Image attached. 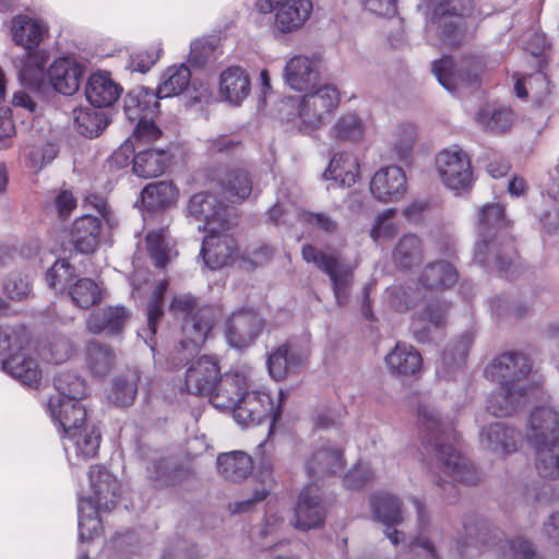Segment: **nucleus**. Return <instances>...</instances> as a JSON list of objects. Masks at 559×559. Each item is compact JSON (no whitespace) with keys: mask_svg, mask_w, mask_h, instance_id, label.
Masks as SVG:
<instances>
[{"mask_svg":"<svg viewBox=\"0 0 559 559\" xmlns=\"http://www.w3.org/2000/svg\"><path fill=\"white\" fill-rule=\"evenodd\" d=\"M170 311L175 316L183 317L182 332L185 338L180 341V350L192 355L206 341L215 321V312L210 307H199L191 294L175 295L170 302Z\"/></svg>","mask_w":559,"mask_h":559,"instance_id":"5","label":"nucleus"},{"mask_svg":"<svg viewBox=\"0 0 559 559\" xmlns=\"http://www.w3.org/2000/svg\"><path fill=\"white\" fill-rule=\"evenodd\" d=\"M309 352L300 345L286 342L272 350L267 357V369L274 380H283L307 362Z\"/></svg>","mask_w":559,"mask_h":559,"instance_id":"24","label":"nucleus"},{"mask_svg":"<svg viewBox=\"0 0 559 559\" xmlns=\"http://www.w3.org/2000/svg\"><path fill=\"white\" fill-rule=\"evenodd\" d=\"M154 142L143 140L139 144L133 139H128L115 151L111 159L115 164L123 166L133 154L132 169L138 177L145 179L158 177L164 174L169 163V154L163 148L145 147Z\"/></svg>","mask_w":559,"mask_h":559,"instance_id":"9","label":"nucleus"},{"mask_svg":"<svg viewBox=\"0 0 559 559\" xmlns=\"http://www.w3.org/2000/svg\"><path fill=\"white\" fill-rule=\"evenodd\" d=\"M15 349V353L3 360V370L22 384L37 388L43 376L39 364L31 357L29 348L23 342Z\"/></svg>","mask_w":559,"mask_h":559,"instance_id":"27","label":"nucleus"},{"mask_svg":"<svg viewBox=\"0 0 559 559\" xmlns=\"http://www.w3.org/2000/svg\"><path fill=\"white\" fill-rule=\"evenodd\" d=\"M344 466L343 450L330 442L318 445L306 462V471L310 477L322 478L334 475Z\"/></svg>","mask_w":559,"mask_h":559,"instance_id":"31","label":"nucleus"},{"mask_svg":"<svg viewBox=\"0 0 559 559\" xmlns=\"http://www.w3.org/2000/svg\"><path fill=\"white\" fill-rule=\"evenodd\" d=\"M32 290L31 281L20 273L10 274L3 282V293L12 300H23Z\"/></svg>","mask_w":559,"mask_h":559,"instance_id":"63","label":"nucleus"},{"mask_svg":"<svg viewBox=\"0 0 559 559\" xmlns=\"http://www.w3.org/2000/svg\"><path fill=\"white\" fill-rule=\"evenodd\" d=\"M191 82L190 69L181 63L167 68L160 79L155 95L158 99L174 97L183 93Z\"/></svg>","mask_w":559,"mask_h":559,"instance_id":"44","label":"nucleus"},{"mask_svg":"<svg viewBox=\"0 0 559 559\" xmlns=\"http://www.w3.org/2000/svg\"><path fill=\"white\" fill-rule=\"evenodd\" d=\"M448 308L444 304H430L421 312L416 313L411 325L414 337L420 343L430 342L431 330L443 324Z\"/></svg>","mask_w":559,"mask_h":559,"instance_id":"39","label":"nucleus"},{"mask_svg":"<svg viewBox=\"0 0 559 559\" xmlns=\"http://www.w3.org/2000/svg\"><path fill=\"white\" fill-rule=\"evenodd\" d=\"M371 508L376 520L385 526H396L405 520L403 502L391 493L374 496Z\"/></svg>","mask_w":559,"mask_h":559,"instance_id":"43","label":"nucleus"},{"mask_svg":"<svg viewBox=\"0 0 559 559\" xmlns=\"http://www.w3.org/2000/svg\"><path fill=\"white\" fill-rule=\"evenodd\" d=\"M229 229L212 227L203 239L200 254L212 270L230 264L237 255L236 240L227 233Z\"/></svg>","mask_w":559,"mask_h":559,"instance_id":"22","label":"nucleus"},{"mask_svg":"<svg viewBox=\"0 0 559 559\" xmlns=\"http://www.w3.org/2000/svg\"><path fill=\"white\" fill-rule=\"evenodd\" d=\"M88 475L93 496L80 498L78 502L81 540H90L100 533L102 523L98 513L110 511L116 507L120 490L118 479L99 465L92 466Z\"/></svg>","mask_w":559,"mask_h":559,"instance_id":"2","label":"nucleus"},{"mask_svg":"<svg viewBox=\"0 0 559 559\" xmlns=\"http://www.w3.org/2000/svg\"><path fill=\"white\" fill-rule=\"evenodd\" d=\"M158 107L157 96L152 90L140 87L127 94L123 104L124 115L131 122H138L129 139L141 144L143 140L157 141L160 138L162 131L152 120V115Z\"/></svg>","mask_w":559,"mask_h":559,"instance_id":"10","label":"nucleus"},{"mask_svg":"<svg viewBox=\"0 0 559 559\" xmlns=\"http://www.w3.org/2000/svg\"><path fill=\"white\" fill-rule=\"evenodd\" d=\"M436 168L442 183L455 193L469 189L473 183L471 159L457 145L438 153Z\"/></svg>","mask_w":559,"mask_h":559,"instance_id":"15","label":"nucleus"},{"mask_svg":"<svg viewBox=\"0 0 559 559\" xmlns=\"http://www.w3.org/2000/svg\"><path fill=\"white\" fill-rule=\"evenodd\" d=\"M472 344L473 335L471 333H464L443 352V365L449 369L462 365L467 357Z\"/></svg>","mask_w":559,"mask_h":559,"instance_id":"60","label":"nucleus"},{"mask_svg":"<svg viewBox=\"0 0 559 559\" xmlns=\"http://www.w3.org/2000/svg\"><path fill=\"white\" fill-rule=\"evenodd\" d=\"M496 255L497 264L501 271H508L511 264V259L507 263L503 262L500 255L496 254V243L492 242L491 236L479 230V238L476 241L474 250V259L479 264H486L491 255Z\"/></svg>","mask_w":559,"mask_h":559,"instance_id":"62","label":"nucleus"},{"mask_svg":"<svg viewBox=\"0 0 559 559\" xmlns=\"http://www.w3.org/2000/svg\"><path fill=\"white\" fill-rule=\"evenodd\" d=\"M531 364L522 353L508 352L495 358L485 369L486 377L503 386L519 390L523 384L528 392L537 390L536 382L530 376Z\"/></svg>","mask_w":559,"mask_h":559,"instance_id":"11","label":"nucleus"},{"mask_svg":"<svg viewBox=\"0 0 559 559\" xmlns=\"http://www.w3.org/2000/svg\"><path fill=\"white\" fill-rule=\"evenodd\" d=\"M301 221L310 227L329 235L335 234L338 230L337 219L326 212H304Z\"/></svg>","mask_w":559,"mask_h":559,"instance_id":"64","label":"nucleus"},{"mask_svg":"<svg viewBox=\"0 0 559 559\" xmlns=\"http://www.w3.org/2000/svg\"><path fill=\"white\" fill-rule=\"evenodd\" d=\"M85 202L91 205L102 218L86 214L75 219L70 233V241L76 252L90 254L93 253L99 245L103 224L105 223L111 228L117 222L106 199L103 197L90 194L85 198Z\"/></svg>","mask_w":559,"mask_h":559,"instance_id":"7","label":"nucleus"},{"mask_svg":"<svg viewBox=\"0 0 559 559\" xmlns=\"http://www.w3.org/2000/svg\"><path fill=\"white\" fill-rule=\"evenodd\" d=\"M301 254L305 261L316 264L318 269L329 275L336 302L340 306L345 305L347 302L352 285L353 269L340 254L324 253L317 250L312 245H305L302 247Z\"/></svg>","mask_w":559,"mask_h":559,"instance_id":"13","label":"nucleus"},{"mask_svg":"<svg viewBox=\"0 0 559 559\" xmlns=\"http://www.w3.org/2000/svg\"><path fill=\"white\" fill-rule=\"evenodd\" d=\"M527 440L536 450V468L543 477H559V419L550 407L535 408L528 420Z\"/></svg>","mask_w":559,"mask_h":559,"instance_id":"3","label":"nucleus"},{"mask_svg":"<svg viewBox=\"0 0 559 559\" xmlns=\"http://www.w3.org/2000/svg\"><path fill=\"white\" fill-rule=\"evenodd\" d=\"M146 246L156 266H165L169 261V241L164 228L152 230L146 235Z\"/></svg>","mask_w":559,"mask_h":559,"instance_id":"57","label":"nucleus"},{"mask_svg":"<svg viewBox=\"0 0 559 559\" xmlns=\"http://www.w3.org/2000/svg\"><path fill=\"white\" fill-rule=\"evenodd\" d=\"M219 475L229 481H240L252 472V460L242 451H231L219 454L217 457Z\"/></svg>","mask_w":559,"mask_h":559,"instance_id":"42","label":"nucleus"},{"mask_svg":"<svg viewBox=\"0 0 559 559\" xmlns=\"http://www.w3.org/2000/svg\"><path fill=\"white\" fill-rule=\"evenodd\" d=\"M395 214V209H386L377 215L370 229V237L373 241L389 240L397 234L399 227L392 221Z\"/></svg>","mask_w":559,"mask_h":559,"instance_id":"61","label":"nucleus"},{"mask_svg":"<svg viewBox=\"0 0 559 559\" xmlns=\"http://www.w3.org/2000/svg\"><path fill=\"white\" fill-rule=\"evenodd\" d=\"M120 93L121 87L106 72L92 74L85 88L87 100L98 108L111 106Z\"/></svg>","mask_w":559,"mask_h":559,"instance_id":"34","label":"nucleus"},{"mask_svg":"<svg viewBox=\"0 0 559 559\" xmlns=\"http://www.w3.org/2000/svg\"><path fill=\"white\" fill-rule=\"evenodd\" d=\"M467 539L462 543L463 552L468 556L473 554L468 548H478L479 544L491 548H497L504 557L513 559H540L539 555L534 550L531 543L518 537L514 539H503L502 533L499 531H489L481 526L475 530L465 526Z\"/></svg>","mask_w":559,"mask_h":559,"instance_id":"14","label":"nucleus"},{"mask_svg":"<svg viewBox=\"0 0 559 559\" xmlns=\"http://www.w3.org/2000/svg\"><path fill=\"white\" fill-rule=\"evenodd\" d=\"M218 49L213 39L198 38L190 45L189 61L198 68L216 60Z\"/></svg>","mask_w":559,"mask_h":559,"instance_id":"59","label":"nucleus"},{"mask_svg":"<svg viewBox=\"0 0 559 559\" xmlns=\"http://www.w3.org/2000/svg\"><path fill=\"white\" fill-rule=\"evenodd\" d=\"M139 380L140 370L138 368H129L121 374L117 376L108 395L109 401L119 406H128L132 404L136 395Z\"/></svg>","mask_w":559,"mask_h":559,"instance_id":"46","label":"nucleus"},{"mask_svg":"<svg viewBox=\"0 0 559 559\" xmlns=\"http://www.w3.org/2000/svg\"><path fill=\"white\" fill-rule=\"evenodd\" d=\"M280 404L269 393L259 390H246L233 412L235 420L242 426L267 421L272 428L280 417Z\"/></svg>","mask_w":559,"mask_h":559,"instance_id":"17","label":"nucleus"},{"mask_svg":"<svg viewBox=\"0 0 559 559\" xmlns=\"http://www.w3.org/2000/svg\"><path fill=\"white\" fill-rule=\"evenodd\" d=\"M219 376L217 361L210 356L193 360L186 371V391L194 395H204L213 389Z\"/></svg>","mask_w":559,"mask_h":559,"instance_id":"28","label":"nucleus"},{"mask_svg":"<svg viewBox=\"0 0 559 559\" xmlns=\"http://www.w3.org/2000/svg\"><path fill=\"white\" fill-rule=\"evenodd\" d=\"M385 365L391 373L414 376L421 370L423 358L414 346L406 343H397L385 356Z\"/></svg>","mask_w":559,"mask_h":559,"instance_id":"36","label":"nucleus"},{"mask_svg":"<svg viewBox=\"0 0 559 559\" xmlns=\"http://www.w3.org/2000/svg\"><path fill=\"white\" fill-rule=\"evenodd\" d=\"M521 433L503 423H492L481 429L479 441L484 449L498 456H507L518 450Z\"/></svg>","mask_w":559,"mask_h":559,"instance_id":"29","label":"nucleus"},{"mask_svg":"<svg viewBox=\"0 0 559 559\" xmlns=\"http://www.w3.org/2000/svg\"><path fill=\"white\" fill-rule=\"evenodd\" d=\"M74 267L64 259L57 260L53 265L46 272V282L48 286L57 293L69 292V287L73 285Z\"/></svg>","mask_w":559,"mask_h":559,"instance_id":"56","label":"nucleus"},{"mask_svg":"<svg viewBox=\"0 0 559 559\" xmlns=\"http://www.w3.org/2000/svg\"><path fill=\"white\" fill-rule=\"evenodd\" d=\"M255 7L262 14H273L274 25L283 34L300 28L313 9L310 0H255Z\"/></svg>","mask_w":559,"mask_h":559,"instance_id":"16","label":"nucleus"},{"mask_svg":"<svg viewBox=\"0 0 559 559\" xmlns=\"http://www.w3.org/2000/svg\"><path fill=\"white\" fill-rule=\"evenodd\" d=\"M69 296L74 305L88 309L102 300V289L91 278H79L69 287Z\"/></svg>","mask_w":559,"mask_h":559,"instance_id":"53","label":"nucleus"},{"mask_svg":"<svg viewBox=\"0 0 559 559\" xmlns=\"http://www.w3.org/2000/svg\"><path fill=\"white\" fill-rule=\"evenodd\" d=\"M115 359L114 352L98 342H92L86 347V366L95 377L107 376L115 365Z\"/></svg>","mask_w":559,"mask_h":559,"instance_id":"50","label":"nucleus"},{"mask_svg":"<svg viewBox=\"0 0 559 559\" xmlns=\"http://www.w3.org/2000/svg\"><path fill=\"white\" fill-rule=\"evenodd\" d=\"M261 330V321L252 310L241 309L230 314L226 325V338L234 348H245L253 343Z\"/></svg>","mask_w":559,"mask_h":559,"instance_id":"25","label":"nucleus"},{"mask_svg":"<svg viewBox=\"0 0 559 559\" xmlns=\"http://www.w3.org/2000/svg\"><path fill=\"white\" fill-rule=\"evenodd\" d=\"M127 318L128 313L123 307H107L88 316L86 329L92 334H117L122 330Z\"/></svg>","mask_w":559,"mask_h":559,"instance_id":"40","label":"nucleus"},{"mask_svg":"<svg viewBox=\"0 0 559 559\" xmlns=\"http://www.w3.org/2000/svg\"><path fill=\"white\" fill-rule=\"evenodd\" d=\"M57 154L58 150L50 143L27 146L24 150L25 164L29 169L39 171L43 167L51 163Z\"/></svg>","mask_w":559,"mask_h":559,"instance_id":"58","label":"nucleus"},{"mask_svg":"<svg viewBox=\"0 0 559 559\" xmlns=\"http://www.w3.org/2000/svg\"><path fill=\"white\" fill-rule=\"evenodd\" d=\"M56 393L47 403L49 415L62 432L83 426L86 423V409L81 400L86 395L85 381L67 372L55 378Z\"/></svg>","mask_w":559,"mask_h":559,"instance_id":"4","label":"nucleus"},{"mask_svg":"<svg viewBox=\"0 0 559 559\" xmlns=\"http://www.w3.org/2000/svg\"><path fill=\"white\" fill-rule=\"evenodd\" d=\"M187 215L198 222H203L204 224L199 225L198 229L206 233L212 227L216 229L233 226L228 206L209 192H199L190 198L187 204Z\"/></svg>","mask_w":559,"mask_h":559,"instance_id":"18","label":"nucleus"},{"mask_svg":"<svg viewBox=\"0 0 559 559\" xmlns=\"http://www.w3.org/2000/svg\"><path fill=\"white\" fill-rule=\"evenodd\" d=\"M456 269L447 261H437L428 264L420 277L424 287L430 290L447 289L457 282Z\"/></svg>","mask_w":559,"mask_h":559,"instance_id":"45","label":"nucleus"},{"mask_svg":"<svg viewBox=\"0 0 559 559\" xmlns=\"http://www.w3.org/2000/svg\"><path fill=\"white\" fill-rule=\"evenodd\" d=\"M250 373L247 369H233L218 377L207 393L211 404L223 412H234L243 392L250 386Z\"/></svg>","mask_w":559,"mask_h":559,"instance_id":"19","label":"nucleus"},{"mask_svg":"<svg viewBox=\"0 0 559 559\" xmlns=\"http://www.w3.org/2000/svg\"><path fill=\"white\" fill-rule=\"evenodd\" d=\"M514 120V111L497 103H486L475 114L477 126L490 132H506L512 127Z\"/></svg>","mask_w":559,"mask_h":559,"instance_id":"35","label":"nucleus"},{"mask_svg":"<svg viewBox=\"0 0 559 559\" xmlns=\"http://www.w3.org/2000/svg\"><path fill=\"white\" fill-rule=\"evenodd\" d=\"M78 131L86 138H96L107 127L106 114L96 108H79L73 111Z\"/></svg>","mask_w":559,"mask_h":559,"instance_id":"48","label":"nucleus"},{"mask_svg":"<svg viewBox=\"0 0 559 559\" xmlns=\"http://www.w3.org/2000/svg\"><path fill=\"white\" fill-rule=\"evenodd\" d=\"M366 126L356 112L342 115L332 129L335 139L347 141H359L364 136Z\"/></svg>","mask_w":559,"mask_h":559,"instance_id":"54","label":"nucleus"},{"mask_svg":"<svg viewBox=\"0 0 559 559\" xmlns=\"http://www.w3.org/2000/svg\"><path fill=\"white\" fill-rule=\"evenodd\" d=\"M533 394L524 384L519 386V390L510 385H500L489 395L486 408L496 417L510 416L524 407Z\"/></svg>","mask_w":559,"mask_h":559,"instance_id":"32","label":"nucleus"},{"mask_svg":"<svg viewBox=\"0 0 559 559\" xmlns=\"http://www.w3.org/2000/svg\"><path fill=\"white\" fill-rule=\"evenodd\" d=\"M43 360L51 364H62L74 353L71 341L63 335H55L41 341L37 348Z\"/></svg>","mask_w":559,"mask_h":559,"instance_id":"51","label":"nucleus"},{"mask_svg":"<svg viewBox=\"0 0 559 559\" xmlns=\"http://www.w3.org/2000/svg\"><path fill=\"white\" fill-rule=\"evenodd\" d=\"M141 197L146 207L157 210L173 204L178 198V191L171 182L158 181L147 185Z\"/></svg>","mask_w":559,"mask_h":559,"instance_id":"49","label":"nucleus"},{"mask_svg":"<svg viewBox=\"0 0 559 559\" xmlns=\"http://www.w3.org/2000/svg\"><path fill=\"white\" fill-rule=\"evenodd\" d=\"M215 181L219 187V193L233 203L243 201L252 191L251 178L245 170H221Z\"/></svg>","mask_w":559,"mask_h":559,"instance_id":"38","label":"nucleus"},{"mask_svg":"<svg viewBox=\"0 0 559 559\" xmlns=\"http://www.w3.org/2000/svg\"><path fill=\"white\" fill-rule=\"evenodd\" d=\"M481 69V60L474 55L459 59L444 56L432 63V72L438 82L450 93L475 84Z\"/></svg>","mask_w":559,"mask_h":559,"instance_id":"12","label":"nucleus"},{"mask_svg":"<svg viewBox=\"0 0 559 559\" xmlns=\"http://www.w3.org/2000/svg\"><path fill=\"white\" fill-rule=\"evenodd\" d=\"M358 175V159L354 154L347 152L335 154L324 173L325 179L335 180L343 187L353 186Z\"/></svg>","mask_w":559,"mask_h":559,"instance_id":"41","label":"nucleus"},{"mask_svg":"<svg viewBox=\"0 0 559 559\" xmlns=\"http://www.w3.org/2000/svg\"><path fill=\"white\" fill-rule=\"evenodd\" d=\"M319 61L304 55L292 57L284 68L285 83L294 91L312 90L319 81Z\"/></svg>","mask_w":559,"mask_h":559,"instance_id":"26","label":"nucleus"},{"mask_svg":"<svg viewBox=\"0 0 559 559\" xmlns=\"http://www.w3.org/2000/svg\"><path fill=\"white\" fill-rule=\"evenodd\" d=\"M292 102L296 110L293 121L300 132L312 134L323 126L326 117L337 108L340 92L334 85L324 84Z\"/></svg>","mask_w":559,"mask_h":559,"instance_id":"6","label":"nucleus"},{"mask_svg":"<svg viewBox=\"0 0 559 559\" xmlns=\"http://www.w3.org/2000/svg\"><path fill=\"white\" fill-rule=\"evenodd\" d=\"M83 74V64L70 57L55 60L47 71L52 87L63 95H72L79 90Z\"/></svg>","mask_w":559,"mask_h":559,"instance_id":"30","label":"nucleus"},{"mask_svg":"<svg viewBox=\"0 0 559 559\" xmlns=\"http://www.w3.org/2000/svg\"><path fill=\"white\" fill-rule=\"evenodd\" d=\"M432 9V17L439 20L440 39L444 47H459L468 37L466 17L471 0H425Z\"/></svg>","mask_w":559,"mask_h":559,"instance_id":"8","label":"nucleus"},{"mask_svg":"<svg viewBox=\"0 0 559 559\" xmlns=\"http://www.w3.org/2000/svg\"><path fill=\"white\" fill-rule=\"evenodd\" d=\"M168 288L167 281H160L155 287L151 300L147 305V329H144L143 332H139V336L143 337L146 344H150L147 341V335H154L156 333V324L158 320L163 316V299L164 295Z\"/></svg>","mask_w":559,"mask_h":559,"instance_id":"55","label":"nucleus"},{"mask_svg":"<svg viewBox=\"0 0 559 559\" xmlns=\"http://www.w3.org/2000/svg\"><path fill=\"white\" fill-rule=\"evenodd\" d=\"M13 41L32 51L35 50L48 34V25L27 15L14 16L11 21Z\"/></svg>","mask_w":559,"mask_h":559,"instance_id":"33","label":"nucleus"},{"mask_svg":"<svg viewBox=\"0 0 559 559\" xmlns=\"http://www.w3.org/2000/svg\"><path fill=\"white\" fill-rule=\"evenodd\" d=\"M417 425L427 451L432 448L437 467L454 483L474 485L478 480L475 467L451 444L443 443L450 438L451 426L444 421L435 406L421 403L417 409Z\"/></svg>","mask_w":559,"mask_h":559,"instance_id":"1","label":"nucleus"},{"mask_svg":"<svg viewBox=\"0 0 559 559\" xmlns=\"http://www.w3.org/2000/svg\"><path fill=\"white\" fill-rule=\"evenodd\" d=\"M219 93L228 103L239 106L250 93V80L240 67H229L219 76Z\"/></svg>","mask_w":559,"mask_h":559,"instance_id":"37","label":"nucleus"},{"mask_svg":"<svg viewBox=\"0 0 559 559\" xmlns=\"http://www.w3.org/2000/svg\"><path fill=\"white\" fill-rule=\"evenodd\" d=\"M514 93L519 98H526L530 94L536 102H542L549 93V82L542 71H536L527 76L516 74Z\"/></svg>","mask_w":559,"mask_h":559,"instance_id":"52","label":"nucleus"},{"mask_svg":"<svg viewBox=\"0 0 559 559\" xmlns=\"http://www.w3.org/2000/svg\"><path fill=\"white\" fill-rule=\"evenodd\" d=\"M62 438L68 461L72 465H79L95 457L100 444L98 429L87 424L62 432Z\"/></svg>","mask_w":559,"mask_h":559,"instance_id":"21","label":"nucleus"},{"mask_svg":"<svg viewBox=\"0 0 559 559\" xmlns=\"http://www.w3.org/2000/svg\"><path fill=\"white\" fill-rule=\"evenodd\" d=\"M423 242L415 235L403 236L393 252L395 264L402 269L417 266L423 261Z\"/></svg>","mask_w":559,"mask_h":559,"instance_id":"47","label":"nucleus"},{"mask_svg":"<svg viewBox=\"0 0 559 559\" xmlns=\"http://www.w3.org/2000/svg\"><path fill=\"white\" fill-rule=\"evenodd\" d=\"M324 518L325 507L319 488L313 484L305 486L298 495L294 519L290 524L298 531L307 532L321 527Z\"/></svg>","mask_w":559,"mask_h":559,"instance_id":"20","label":"nucleus"},{"mask_svg":"<svg viewBox=\"0 0 559 559\" xmlns=\"http://www.w3.org/2000/svg\"><path fill=\"white\" fill-rule=\"evenodd\" d=\"M406 191V176L399 166L381 167L370 180L371 194L382 203L399 202Z\"/></svg>","mask_w":559,"mask_h":559,"instance_id":"23","label":"nucleus"}]
</instances>
